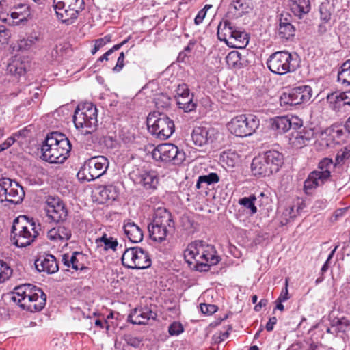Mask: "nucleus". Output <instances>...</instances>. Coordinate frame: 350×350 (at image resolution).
Instances as JSON below:
<instances>
[{
    "label": "nucleus",
    "instance_id": "nucleus-1",
    "mask_svg": "<svg viewBox=\"0 0 350 350\" xmlns=\"http://www.w3.org/2000/svg\"><path fill=\"white\" fill-rule=\"evenodd\" d=\"M71 144L67 137L59 132L49 133L41 146L42 159L51 163H62L69 156Z\"/></svg>",
    "mask_w": 350,
    "mask_h": 350
},
{
    "label": "nucleus",
    "instance_id": "nucleus-2",
    "mask_svg": "<svg viewBox=\"0 0 350 350\" xmlns=\"http://www.w3.org/2000/svg\"><path fill=\"white\" fill-rule=\"evenodd\" d=\"M10 299L22 309L35 312L44 308L46 295L40 288L31 284H24L14 288Z\"/></svg>",
    "mask_w": 350,
    "mask_h": 350
},
{
    "label": "nucleus",
    "instance_id": "nucleus-3",
    "mask_svg": "<svg viewBox=\"0 0 350 350\" xmlns=\"http://www.w3.org/2000/svg\"><path fill=\"white\" fill-rule=\"evenodd\" d=\"M41 228L33 218L19 215L14 219L11 230V239L18 247L31 245L39 235Z\"/></svg>",
    "mask_w": 350,
    "mask_h": 350
},
{
    "label": "nucleus",
    "instance_id": "nucleus-4",
    "mask_svg": "<svg viewBox=\"0 0 350 350\" xmlns=\"http://www.w3.org/2000/svg\"><path fill=\"white\" fill-rule=\"evenodd\" d=\"M150 237L159 243L164 241L170 230H174V221L171 213L165 207L155 210L154 217L148 226Z\"/></svg>",
    "mask_w": 350,
    "mask_h": 350
},
{
    "label": "nucleus",
    "instance_id": "nucleus-5",
    "mask_svg": "<svg viewBox=\"0 0 350 350\" xmlns=\"http://www.w3.org/2000/svg\"><path fill=\"white\" fill-rule=\"evenodd\" d=\"M283 163V155L280 152L269 150L253 159L251 169L255 176H269L278 172Z\"/></svg>",
    "mask_w": 350,
    "mask_h": 350
},
{
    "label": "nucleus",
    "instance_id": "nucleus-6",
    "mask_svg": "<svg viewBox=\"0 0 350 350\" xmlns=\"http://www.w3.org/2000/svg\"><path fill=\"white\" fill-rule=\"evenodd\" d=\"M73 122L76 129L84 135L91 134L96 131L98 126V109L91 103L82 106L78 105L73 116Z\"/></svg>",
    "mask_w": 350,
    "mask_h": 350
},
{
    "label": "nucleus",
    "instance_id": "nucleus-7",
    "mask_svg": "<svg viewBox=\"0 0 350 350\" xmlns=\"http://www.w3.org/2000/svg\"><path fill=\"white\" fill-rule=\"evenodd\" d=\"M146 123L148 131L163 140L169 138L175 131L174 121L164 113H150Z\"/></svg>",
    "mask_w": 350,
    "mask_h": 350
},
{
    "label": "nucleus",
    "instance_id": "nucleus-8",
    "mask_svg": "<svg viewBox=\"0 0 350 350\" xmlns=\"http://www.w3.org/2000/svg\"><path fill=\"white\" fill-rule=\"evenodd\" d=\"M57 18L62 23L72 24L84 9L83 0H53Z\"/></svg>",
    "mask_w": 350,
    "mask_h": 350
},
{
    "label": "nucleus",
    "instance_id": "nucleus-9",
    "mask_svg": "<svg viewBox=\"0 0 350 350\" xmlns=\"http://www.w3.org/2000/svg\"><path fill=\"white\" fill-rule=\"evenodd\" d=\"M109 167V161L104 156L93 157L85 161L77 176L81 181H92L103 175Z\"/></svg>",
    "mask_w": 350,
    "mask_h": 350
},
{
    "label": "nucleus",
    "instance_id": "nucleus-10",
    "mask_svg": "<svg viewBox=\"0 0 350 350\" xmlns=\"http://www.w3.org/2000/svg\"><path fill=\"white\" fill-rule=\"evenodd\" d=\"M260 120L252 114H241L233 118L228 124L231 133L237 137H247L252 135L259 127Z\"/></svg>",
    "mask_w": 350,
    "mask_h": 350
},
{
    "label": "nucleus",
    "instance_id": "nucleus-11",
    "mask_svg": "<svg viewBox=\"0 0 350 350\" xmlns=\"http://www.w3.org/2000/svg\"><path fill=\"white\" fill-rule=\"evenodd\" d=\"M296 59L288 51H277L272 53L267 60V66L269 70L274 74L284 75L295 70Z\"/></svg>",
    "mask_w": 350,
    "mask_h": 350
},
{
    "label": "nucleus",
    "instance_id": "nucleus-12",
    "mask_svg": "<svg viewBox=\"0 0 350 350\" xmlns=\"http://www.w3.org/2000/svg\"><path fill=\"white\" fill-rule=\"evenodd\" d=\"M121 260L122 265L131 269H147L152 263L148 252L139 247L126 249Z\"/></svg>",
    "mask_w": 350,
    "mask_h": 350
},
{
    "label": "nucleus",
    "instance_id": "nucleus-13",
    "mask_svg": "<svg viewBox=\"0 0 350 350\" xmlns=\"http://www.w3.org/2000/svg\"><path fill=\"white\" fill-rule=\"evenodd\" d=\"M152 157L156 161L180 165L185 159V153L174 144L165 143L159 144L154 148Z\"/></svg>",
    "mask_w": 350,
    "mask_h": 350
},
{
    "label": "nucleus",
    "instance_id": "nucleus-14",
    "mask_svg": "<svg viewBox=\"0 0 350 350\" xmlns=\"http://www.w3.org/2000/svg\"><path fill=\"white\" fill-rule=\"evenodd\" d=\"M312 95V90L310 85L295 87L282 94L280 98V105L286 108L299 105L309 102Z\"/></svg>",
    "mask_w": 350,
    "mask_h": 350
},
{
    "label": "nucleus",
    "instance_id": "nucleus-15",
    "mask_svg": "<svg viewBox=\"0 0 350 350\" xmlns=\"http://www.w3.org/2000/svg\"><path fill=\"white\" fill-rule=\"evenodd\" d=\"M45 203V210L49 219L56 223L63 222L66 219L68 209L61 198L50 196L46 198Z\"/></svg>",
    "mask_w": 350,
    "mask_h": 350
},
{
    "label": "nucleus",
    "instance_id": "nucleus-16",
    "mask_svg": "<svg viewBox=\"0 0 350 350\" xmlns=\"http://www.w3.org/2000/svg\"><path fill=\"white\" fill-rule=\"evenodd\" d=\"M217 134V131L213 128L197 126L193 129L191 138L196 146L202 147L213 143L216 139Z\"/></svg>",
    "mask_w": 350,
    "mask_h": 350
},
{
    "label": "nucleus",
    "instance_id": "nucleus-17",
    "mask_svg": "<svg viewBox=\"0 0 350 350\" xmlns=\"http://www.w3.org/2000/svg\"><path fill=\"white\" fill-rule=\"evenodd\" d=\"M157 317V313L146 306L135 308L128 316L127 321L133 325H146L150 319H155Z\"/></svg>",
    "mask_w": 350,
    "mask_h": 350
},
{
    "label": "nucleus",
    "instance_id": "nucleus-18",
    "mask_svg": "<svg viewBox=\"0 0 350 350\" xmlns=\"http://www.w3.org/2000/svg\"><path fill=\"white\" fill-rule=\"evenodd\" d=\"M34 265L38 271L48 274L55 273L59 269L56 258L52 254L40 256L35 260Z\"/></svg>",
    "mask_w": 350,
    "mask_h": 350
},
{
    "label": "nucleus",
    "instance_id": "nucleus-19",
    "mask_svg": "<svg viewBox=\"0 0 350 350\" xmlns=\"http://www.w3.org/2000/svg\"><path fill=\"white\" fill-rule=\"evenodd\" d=\"M314 136V130L311 128H303L301 131H293L289 137L290 144L300 148L306 146Z\"/></svg>",
    "mask_w": 350,
    "mask_h": 350
},
{
    "label": "nucleus",
    "instance_id": "nucleus-20",
    "mask_svg": "<svg viewBox=\"0 0 350 350\" xmlns=\"http://www.w3.org/2000/svg\"><path fill=\"white\" fill-rule=\"evenodd\" d=\"M329 178V173L328 172H317V170H314L310 173L304 181V189L306 193H308L309 190L323 185Z\"/></svg>",
    "mask_w": 350,
    "mask_h": 350
},
{
    "label": "nucleus",
    "instance_id": "nucleus-21",
    "mask_svg": "<svg viewBox=\"0 0 350 350\" xmlns=\"http://www.w3.org/2000/svg\"><path fill=\"white\" fill-rule=\"evenodd\" d=\"M250 10L249 0H233L228 7L227 16L230 18H238Z\"/></svg>",
    "mask_w": 350,
    "mask_h": 350
},
{
    "label": "nucleus",
    "instance_id": "nucleus-22",
    "mask_svg": "<svg viewBox=\"0 0 350 350\" xmlns=\"http://www.w3.org/2000/svg\"><path fill=\"white\" fill-rule=\"evenodd\" d=\"M327 100L334 109H338L342 105L350 106V90L329 93L327 96Z\"/></svg>",
    "mask_w": 350,
    "mask_h": 350
},
{
    "label": "nucleus",
    "instance_id": "nucleus-23",
    "mask_svg": "<svg viewBox=\"0 0 350 350\" xmlns=\"http://www.w3.org/2000/svg\"><path fill=\"white\" fill-rule=\"evenodd\" d=\"M295 27L290 20L284 14H281L278 26V36L281 39L289 40L295 36Z\"/></svg>",
    "mask_w": 350,
    "mask_h": 350
},
{
    "label": "nucleus",
    "instance_id": "nucleus-24",
    "mask_svg": "<svg viewBox=\"0 0 350 350\" xmlns=\"http://www.w3.org/2000/svg\"><path fill=\"white\" fill-rule=\"evenodd\" d=\"M124 231L130 241L139 243L143 239V232L139 226L131 219L124 221Z\"/></svg>",
    "mask_w": 350,
    "mask_h": 350
},
{
    "label": "nucleus",
    "instance_id": "nucleus-25",
    "mask_svg": "<svg viewBox=\"0 0 350 350\" xmlns=\"http://www.w3.org/2000/svg\"><path fill=\"white\" fill-rule=\"evenodd\" d=\"M137 180L145 189H154L159 178L154 171H143L138 174Z\"/></svg>",
    "mask_w": 350,
    "mask_h": 350
},
{
    "label": "nucleus",
    "instance_id": "nucleus-26",
    "mask_svg": "<svg viewBox=\"0 0 350 350\" xmlns=\"http://www.w3.org/2000/svg\"><path fill=\"white\" fill-rule=\"evenodd\" d=\"M9 183L10 185L8 187L10 193L8 195V202L12 204H18L23 201L25 197L23 188L17 182L13 181L10 178H8V183Z\"/></svg>",
    "mask_w": 350,
    "mask_h": 350
},
{
    "label": "nucleus",
    "instance_id": "nucleus-27",
    "mask_svg": "<svg viewBox=\"0 0 350 350\" xmlns=\"http://www.w3.org/2000/svg\"><path fill=\"white\" fill-rule=\"evenodd\" d=\"M211 248L213 250V247L208 244H206L205 241L202 240H196L191 243H190L187 250L185 252V258L189 257L191 258L195 259L196 256H200L202 253H205V252H208V250H205L204 247Z\"/></svg>",
    "mask_w": 350,
    "mask_h": 350
},
{
    "label": "nucleus",
    "instance_id": "nucleus-28",
    "mask_svg": "<svg viewBox=\"0 0 350 350\" xmlns=\"http://www.w3.org/2000/svg\"><path fill=\"white\" fill-rule=\"evenodd\" d=\"M249 42L247 34L241 28L235 27L233 35L228 43V46L234 49L245 48Z\"/></svg>",
    "mask_w": 350,
    "mask_h": 350
},
{
    "label": "nucleus",
    "instance_id": "nucleus-29",
    "mask_svg": "<svg viewBox=\"0 0 350 350\" xmlns=\"http://www.w3.org/2000/svg\"><path fill=\"white\" fill-rule=\"evenodd\" d=\"M71 230L64 225H57L48 231V238L53 241H68L71 237Z\"/></svg>",
    "mask_w": 350,
    "mask_h": 350
},
{
    "label": "nucleus",
    "instance_id": "nucleus-30",
    "mask_svg": "<svg viewBox=\"0 0 350 350\" xmlns=\"http://www.w3.org/2000/svg\"><path fill=\"white\" fill-rule=\"evenodd\" d=\"M236 26L233 25L228 20L220 22L217 27V37L221 41H224L227 45L232 36Z\"/></svg>",
    "mask_w": 350,
    "mask_h": 350
},
{
    "label": "nucleus",
    "instance_id": "nucleus-31",
    "mask_svg": "<svg viewBox=\"0 0 350 350\" xmlns=\"http://www.w3.org/2000/svg\"><path fill=\"white\" fill-rule=\"evenodd\" d=\"M289 116H276L269 120L270 127L278 134H282L290 129Z\"/></svg>",
    "mask_w": 350,
    "mask_h": 350
},
{
    "label": "nucleus",
    "instance_id": "nucleus-32",
    "mask_svg": "<svg viewBox=\"0 0 350 350\" xmlns=\"http://www.w3.org/2000/svg\"><path fill=\"white\" fill-rule=\"evenodd\" d=\"M311 10V0H291V11L295 16L301 18Z\"/></svg>",
    "mask_w": 350,
    "mask_h": 350
},
{
    "label": "nucleus",
    "instance_id": "nucleus-33",
    "mask_svg": "<svg viewBox=\"0 0 350 350\" xmlns=\"http://www.w3.org/2000/svg\"><path fill=\"white\" fill-rule=\"evenodd\" d=\"M100 203H107L117 200L119 196L118 188L113 185H109L102 187L99 191Z\"/></svg>",
    "mask_w": 350,
    "mask_h": 350
},
{
    "label": "nucleus",
    "instance_id": "nucleus-34",
    "mask_svg": "<svg viewBox=\"0 0 350 350\" xmlns=\"http://www.w3.org/2000/svg\"><path fill=\"white\" fill-rule=\"evenodd\" d=\"M226 62L230 68H241L245 65L241 54L237 51H230L226 57Z\"/></svg>",
    "mask_w": 350,
    "mask_h": 350
},
{
    "label": "nucleus",
    "instance_id": "nucleus-35",
    "mask_svg": "<svg viewBox=\"0 0 350 350\" xmlns=\"http://www.w3.org/2000/svg\"><path fill=\"white\" fill-rule=\"evenodd\" d=\"M193 94L188 97H177L176 103L185 112H191L196 109L197 103L193 100Z\"/></svg>",
    "mask_w": 350,
    "mask_h": 350
},
{
    "label": "nucleus",
    "instance_id": "nucleus-36",
    "mask_svg": "<svg viewBox=\"0 0 350 350\" xmlns=\"http://www.w3.org/2000/svg\"><path fill=\"white\" fill-rule=\"evenodd\" d=\"M40 40V34L36 32L32 33L27 37V38L20 40L18 42V48L20 50H28Z\"/></svg>",
    "mask_w": 350,
    "mask_h": 350
},
{
    "label": "nucleus",
    "instance_id": "nucleus-37",
    "mask_svg": "<svg viewBox=\"0 0 350 350\" xmlns=\"http://www.w3.org/2000/svg\"><path fill=\"white\" fill-rule=\"evenodd\" d=\"M219 181V177L217 173L211 172L207 175H202L198 177L196 183V188L200 189L202 187L203 184L210 185L213 183H217Z\"/></svg>",
    "mask_w": 350,
    "mask_h": 350
},
{
    "label": "nucleus",
    "instance_id": "nucleus-38",
    "mask_svg": "<svg viewBox=\"0 0 350 350\" xmlns=\"http://www.w3.org/2000/svg\"><path fill=\"white\" fill-rule=\"evenodd\" d=\"M331 322L333 324L334 332L337 334L345 332L350 326L349 321L345 317H335L331 320Z\"/></svg>",
    "mask_w": 350,
    "mask_h": 350
},
{
    "label": "nucleus",
    "instance_id": "nucleus-39",
    "mask_svg": "<svg viewBox=\"0 0 350 350\" xmlns=\"http://www.w3.org/2000/svg\"><path fill=\"white\" fill-rule=\"evenodd\" d=\"M338 79L342 83L350 85V59L345 61L338 73Z\"/></svg>",
    "mask_w": 350,
    "mask_h": 350
},
{
    "label": "nucleus",
    "instance_id": "nucleus-40",
    "mask_svg": "<svg viewBox=\"0 0 350 350\" xmlns=\"http://www.w3.org/2000/svg\"><path fill=\"white\" fill-rule=\"evenodd\" d=\"M256 198L254 195H251L249 197H244L239 199V204L250 210L252 214H255L257 212V208L254 204V201Z\"/></svg>",
    "mask_w": 350,
    "mask_h": 350
},
{
    "label": "nucleus",
    "instance_id": "nucleus-41",
    "mask_svg": "<svg viewBox=\"0 0 350 350\" xmlns=\"http://www.w3.org/2000/svg\"><path fill=\"white\" fill-rule=\"evenodd\" d=\"M98 242L104 243L105 250L111 249L113 251H116L118 245L116 239L111 237H107L105 234H104L100 239H96V243H98Z\"/></svg>",
    "mask_w": 350,
    "mask_h": 350
},
{
    "label": "nucleus",
    "instance_id": "nucleus-42",
    "mask_svg": "<svg viewBox=\"0 0 350 350\" xmlns=\"http://www.w3.org/2000/svg\"><path fill=\"white\" fill-rule=\"evenodd\" d=\"M77 256L83 257L82 252H74L72 254L70 258H69V261L71 263L72 268L76 271H83L88 269L87 267L84 266V265L79 262V259L77 258Z\"/></svg>",
    "mask_w": 350,
    "mask_h": 350
},
{
    "label": "nucleus",
    "instance_id": "nucleus-43",
    "mask_svg": "<svg viewBox=\"0 0 350 350\" xmlns=\"http://www.w3.org/2000/svg\"><path fill=\"white\" fill-rule=\"evenodd\" d=\"M12 273V269L4 261L0 260V284L8 280Z\"/></svg>",
    "mask_w": 350,
    "mask_h": 350
},
{
    "label": "nucleus",
    "instance_id": "nucleus-44",
    "mask_svg": "<svg viewBox=\"0 0 350 350\" xmlns=\"http://www.w3.org/2000/svg\"><path fill=\"white\" fill-rule=\"evenodd\" d=\"M16 10H23V11H20L18 21L15 23L16 24H20L26 22L27 21V17L30 16L29 7L25 4H20L16 8Z\"/></svg>",
    "mask_w": 350,
    "mask_h": 350
},
{
    "label": "nucleus",
    "instance_id": "nucleus-45",
    "mask_svg": "<svg viewBox=\"0 0 350 350\" xmlns=\"http://www.w3.org/2000/svg\"><path fill=\"white\" fill-rule=\"evenodd\" d=\"M350 157V148L348 147H345L338 151L336 156V164L338 165L343 163L347 159Z\"/></svg>",
    "mask_w": 350,
    "mask_h": 350
},
{
    "label": "nucleus",
    "instance_id": "nucleus-46",
    "mask_svg": "<svg viewBox=\"0 0 350 350\" xmlns=\"http://www.w3.org/2000/svg\"><path fill=\"white\" fill-rule=\"evenodd\" d=\"M123 339L128 345L135 348L139 347L143 341L142 338L134 336L131 334H125Z\"/></svg>",
    "mask_w": 350,
    "mask_h": 350
},
{
    "label": "nucleus",
    "instance_id": "nucleus-47",
    "mask_svg": "<svg viewBox=\"0 0 350 350\" xmlns=\"http://www.w3.org/2000/svg\"><path fill=\"white\" fill-rule=\"evenodd\" d=\"M10 185V183H8V178H0V203L5 202L7 196L5 191Z\"/></svg>",
    "mask_w": 350,
    "mask_h": 350
},
{
    "label": "nucleus",
    "instance_id": "nucleus-48",
    "mask_svg": "<svg viewBox=\"0 0 350 350\" xmlns=\"http://www.w3.org/2000/svg\"><path fill=\"white\" fill-rule=\"evenodd\" d=\"M183 332L184 327L180 322L174 321L168 327V332L171 336H178Z\"/></svg>",
    "mask_w": 350,
    "mask_h": 350
},
{
    "label": "nucleus",
    "instance_id": "nucleus-49",
    "mask_svg": "<svg viewBox=\"0 0 350 350\" xmlns=\"http://www.w3.org/2000/svg\"><path fill=\"white\" fill-rule=\"evenodd\" d=\"M333 166V161L329 158H324L319 163V168L320 170H317V172H328L329 176H331V172L329 169Z\"/></svg>",
    "mask_w": 350,
    "mask_h": 350
},
{
    "label": "nucleus",
    "instance_id": "nucleus-50",
    "mask_svg": "<svg viewBox=\"0 0 350 350\" xmlns=\"http://www.w3.org/2000/svg\"><path fill=\"white\" fill-rule=\"evenodd\" d=\"M328 4L321 3L319 7L321 19L325 23L328 22L331 18V13L329 11Z\"/></svg>",
    "mask_w": 350,
    "mask_h": 350
},
{
    "label": "nucleus",
    "instance_id": "nucleus-51",
    "mask_svg": "<svg viewBox=\"0 0 350 350\" xmlns=\"http://www.w3.org/2000/svg\"><path fill=\"white\" fill-rule=\"evenodd\" d=\"M200 258L205 260L210 266L217 265L220 260L219 256L205 253H202V254L200 256Z\"/></svg>",
    "mask_w": 350,
    "mask_h": 350
},
{
    "label": "nucleus",
    "instance_id": "nucleus-52",
    "mask_svg": "<svg viewBox=\"0 0 350 350\" xmlns=\"http://www.w3.org/2000/svg\"><path fill=\"white\" fill-rule=\"evenodd\" d=\"M176 97H188L189 94V89L187 84L183 83L178 85L176 89Z\"/></svg>",
    "mask_w": 350,
    "mask_h": 350
},
{
    "label": "nucleus",
    "instance_id": "nucleus-53",
    "mask_svg": "<svg viewBox=\"0 0 350 350\" xmlns=\"http://www.w3.org/2000/svg\"><path fill=\"white\" fill-rule=\"evenodd\" d=\"M200 306L202 312L206 314H212L215 313L218 309L217 306L214 304H208L204 303L201 304Z\"/></svg>",
    "mask_w": 350,
    "mask_h": 350
},
{
    "label": "nucleus",
    "instance_id": "nucleus-54",
    "mask_svg": "<svg viewBox=\"0 0 350 350\" xmlns=\"http://www.w3.org/2000/svg\"><path fill=\"white\" fill-rule=\"evenodd\" d=\"M290 122V129H292L294 131H297V129H301L303 124V121L299 118L297 116H291L289 117Z\"/></svg>",
    "mask_w": 350,
    "mask_h": 350
},
{
    "label": "nucleus",
    "instance_id": "nucleus-55",
    "mask_svg": "<svg viewBox=\"0 0 350 350\" xmlns=\"http://www.w3.org/2000/svg\"><path fill=\"white\" fill-rule=\"evenodd\" d=\"M7 70L10 72L12 75H22L25 73V69L19 66L18 67L14 64H10L8 66Z\"/></svg>",
    "mask_w": 350,
    "mask_h": 350
},
{
    "label": "nucleus",
    "instance_id": "nucleus-56",
    "mask_svg": "<svg viewBox=\"0 0 350 350\" xmlns=\"http://www.w3.org/2000/svg\"><path fill=\"white\" fill-rule=\"evenodd\" d=\"M210 265L206 262H200L199 260H196V263L194 265V269L198 271H208L210 269Z\"/></svg>",
    "mask_w": 350,
    "mask_h": 350
},
{
    "label": "nucleus",
    "instance_id": "nucleus-57",
    "mask_svg": "<svg viewBox=\"0 0 350 350\" xmlns=\"http://www.w3.org/2000/svg\"><path fill=\"white\" fill-rule=\"evenodd\" d=\"M230 327L228 329H231ZM229 336V330L225 331L224 332H220L218 334H215L213 336V339L215 342H221L226 340Z\"/></svg>",
    "mask_w": 350,
    "mask_h": 350
},
{
    "label": "nucleus",
    "instance_id": "nucleus-58",
    "mask_svg": "<svg viewBox=\"0 0 350 350\" xmlns=\"http://www.w3.org/2000/svg\"><path fill=\"white\" fill-rule=\"evenodd\" d=\"M14 137H8L3 144H0V153L10 147L14 143Z\"/></svg>",
    "mask_w": 350,
    "mask_h": 350
},
{
    "label": "nucleus",
    "instance_id": "nucleus-59",
    "mask_svg": "<svg viewBox=\"0 0 350 350\" xmlns=\"http://www.w3.org/2000/svg\"><path fill=\"white\" fill-rule=\"evenodd\" d=\"M206 11L204 9L200 10L198 12L197 16H196V18L194 19L195 24L198 25L200 23H202L203 20H204V18L206 16Z\"/></svg>",
    "mask_w": 350,
    "mask_h": 350
},
{
    "label": "nucleus",
    "instance_id": "nucleus-60",
    "mask_svg": "<svg viewBox=\"0 0 350 350\" xmlns=\"http://www.w3.org/2000/svg\"><path fill=\"white\" fill-rule=\"evenodd\" d=\"M277 318L275 317H271L266 324L265 328L267 332H271L273 329L274 325L277 323Z\"/></svg>",
    "mask_w": 350,
    "mask_h": 350
},
{
    "label": "nucleus",
    "instance_id": "nucleus-61",
    "mask_svg": "<svg viewBox=\"0 0 350 350\" xmlns=\"http://www.w3.org/2000/svg\"><path fill=\"white\" fill-rule=\"evenodd\" d=\"M287 286H288V284H287V281H286V287H285L284 290H282L279 297L277 299L278 300H280V301H285L289 299Z\"/></svg>",
    "mask_w": 350,
    "mask_h": 350
},
{
    "label": "nucleus",
    "instance_id": "nucleus-62",
    "mask_svg": "<svg viewBox=\"0 0 350 350\" xmlns=\"http://www.w3.org/2000/svg\"><path fill=\"white\" fill-rule=\"evenodd\" d=\"M124 61L122 59L118 58L117 63L116 66L113 67V70L114 72H120L124 67Z\"/></svg>",
    "mask_w": 350,
    "mask_h": 350
},
{
    "label": "nucleus",
    "instance_id": "nucleus-63",
    "mask_svg": "<svg viewBox=\"0 0 350 350\" xmlns=\"http://www.w3.org/2000/svg\"><path fill=\"white\" fill-rule=\"evenodd\" d=\"M347 208H338V209L336 210L333 215L335 219L336 220V219H338V217H342L344 215V213L347 211Z\"/></svg>",
    "mask_w": 350,
    "mask_h": 350
},
{
    "label": "nucleus",
    "instance_id": "nucleus-64",
    "mask_svg": "<svg viewBox=\"0 0 350 350\" xmlns=\"http://www.w3.org/2000/svg\"><path fill=\"white\" fill-rule=\"evenodd\" d=\"M267 303V299H261L258 304H256V306H254V310L256 311V312H258L260 310V309L263 307V306H265L266 304Z\"/></svg>",
    "mask_w": 350,
    "mask_h": 350
}]
</instances>
